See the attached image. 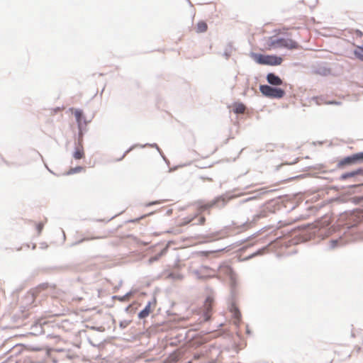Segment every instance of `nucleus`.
I'll list each match as a JSON object with an SVG mask.
<instances>
[{
  "instance_id": "nucleus-1",
  "label": "nucleus",
  "mask_w": 363,
  "mask_h": 363,
  "mask_svg": "<svg viewBox=\"0 0 363 363\" xmlns=\"http://www.w3.org/2000/svg\"><path fill=\"white\" fill-rule=\"evenodd\" d=\"M338 238L330 240V248L334 249L349 242L363 240V228H337Z\"/></svg>"
},
{
  "instance_id": "nucleus-2",
  "label": "nucleus",
  "mask_w": 363,
  "mask_h": 363,
  "mask_svg": "<svg viewBox=\"0 0 363 363\" xmlns=\"http://www.w3.org/2000/svg\"><path fill=\"white\" fill-rule=\"evenodd\" d=\"M300 48L298 42L289 38H270L265 44V50H272L278 48L297 50Z\"/></svg>"
},
{
  "instance_id": "nucleus-3",
  "label": "nucleus",
  "mask_w": 363,
  "mask_h": 363,
  "mask_svg": "<svg viewBox=\"0 0 363 363\" xmlns=\"http://www.w3.org/2000/svg\"><path fill=\"white\" fill-rule=\"evenodd\" d=\"M253 58L258 64L271 66L280 65L283 62L282 57L277 55L254 54Z\"/></svg>"
},
{
  "instance_id": "nucleus-4",
  "label": "nucleus",
  "mask_w": 363,
  "mask_h": 363,
  "mask_svg": "<svg viewBox=\"0 0 363 363\" xmlns=\"http://www.w3.org/2000/svg\"><path fill=\"white\" fill-rule=\"evenodd\" d=\"M259 90L264 96L272 99H281L285 94V91L283 89L274 88L269 85H261Z\"/></svg>"
},
{
  "instance_id": "nucleus-5",
  "label": "nucleus",
  "mask_w": 363,
  "mask_h": 363,
  "mask_svg": "<svg viewBox=\"0 0 363 363\" xmlns=\"http://www.w3.org/2000/svg\"><path fill=\"white\" fill-rule=\"evenodd\" d=\"M307 228H291V232L296 234L295 238L293 240V244L297 245L301 242H306L311 239L312 235L311 233H306L304 230L301 231V230H306Z\"/></svg>"
},
{
  "instance_id": "nucleus-6",
  "label": "nucleus",
  "mask_w": 363,
  "mask_h": 363,
  "mask_svg": "<svg viewBox=\"0 0 363 363\" xmlns=\"http://www.w3.org/2000/svg\"><path fill=\"white\" fill-rule=\"evenodd\" d=\"M363 161V152L354 154L351 156L346 157L339 162V167L355 164L358 162Z\"/></svg>"
},
{
  "instance_id": "nucleus-7",
  "label": "nucleus",
  "mask_w": 363,
  "mask_h": 363,
  "mask_svg": "<svg viewBox=\"0 0 363 363\" xmlns=\"http://www.w3.org/2000/svg\"><path fill=\"white\" fill-rule=\"evenodd\" d=\"M230 311L235 319V323L239 324L241 320V313L239 308L234 304L232 303L230 308Z\"/></svg>"
},
{
  "instance_id": "nucleus-8",
  "label": "nucleus",
  "mask_w": 363,
  "mask_h": 363,
  "mask_svg": "<svg viewBox=\"0 0 363 363\" xmlns=\"http://www.w3.org/2000/svg\"><path fill=\"white\" fill-rule=\"evenodd\" d=\"M205 218L202 215H197L195 217L192 218L188 222L185 223V224H190L191 225H203L205 223Z\"/></svg>"
},
{
  "instance_id": "nucleus-9",
  "label": "nucleus",
  "mask_w": 363,
  "mask_h": 363,
  "mask_svg": "<svg viewBox=\"0 0 363 363\" xmlns=\"http://www.w3.org/2000/svg\"><path fill=\"white\" fill-rule=\"evenodd\" d=\"M267 82L272 85L278 86L282 84V80L273 73H269L267 76Z\"/></svg>"
},
{
  "instance_id": "nucleus-10",
  "label": "nucleus",
  "mask_w": 363,
  "mask_h": 363,
  "mask_svg": "<svg viewBox=\"0 0 363 363\" xmlns=\"http://www.w3.org/2000/svg\"><path fill=\"white\" fill-rule=\"evenodd\" d=\"M55 289V284H50V283H48V282H45V283H42L40 284H39L35 289H34V291L32 294V298H33L34 296V294L35 293H39L41 291L43 290H45V289Z\"/></svg>"
},
{
  "instance_id": "nucleus-11",
  "label": "nucleus",
  "mask_w": 363,
  "mask_h": 363,
  "mask_svg": "<svg viewBox=\"0 0 363 363\" xmlns=\"http://www.w3.org/2000/svg\"><path fill=\"white\" fill-rule=\"evenodd\" d=\"M73 157L76 160L82 159L84 157V151L82 145L79 143L76 147L75 150L73 153Z\"/></svg>"
},
{
  "instance_id": "nucleus-12",
  "label": "nucleus",
  "mask_w": 363,
  "mask_h": 363,
  "mask_svg": "<svg viewBox=\"0 0 363 363\" xmlns=\"http://www.w3.org/2000/svg\"><path fill=\"white\" fill-rule=\"evenodd\" d=\"M150 307H151V302L149 301L145 308L141 310L138 315V318L140 319H144L146 317H147L150 313Z\"/></svg>"
},
{
  "instance_id": "nucleus-13",
  "label": "nucleus",
  "mask_w": 363,
  "mask_h": 363,
  "mask_svg": "<svg viewBox=\"0 0 363 363\" xmlns=\"http://www.w3.org/2000/svg\"><path fill=\"white\" fill-rule=\"evenodd\" d=\"M220 238V237L219 236L218 233H213L211 234H207V235H203L202 237L201 242H208L217 240Z\"/></svg>"
},
{
  "instance_id": "nucleus-14",
  "label": "nucleus",
  "mask_w": 363,
  "mask_h": 363,
  "mask_svg": "<svg viewBox=\"0 0 363 363\" xmlns=\"http://www.w3.org/2000/svg\"><path fill=\"white\" fill-rule=\"evenodd\" d=\"M69 111L74 115L79 127L82 125L83 112L79 109L70 108Z\"/></svg>"
},
{
  "instance_id": "nucleus-15",
  "label": "nucleus",
  "mask_w": 363,
  "mask_h": 363,
  "mask_svg": "<svg viewBox=\"0 0 363 363\" xmlns=\"http://www.w3.org/2000/svg\"><path fill=\"white\" fill-rule=\"evenodd\" d=\"M194 29L198 33L206 32L208 29L207 23L205 21H201L196 25Z\"/></svg>"
},
{
  "instance_id": "nucleus-16",
  "label": "nucleus",
  "mask_w": 363,
  "mask_h": 363,
  "mask_svg": "<svg viewBox=\"0 0 363 363\" xmlns=\"http://www.w3.org/2000/svg\"><path fill=\"white\" fill-rule=\"evenodd\" d=\"M245 109V106L242 103H236L233 105V111L235 113H243Z\"/></svg>"
},
{
  "instance_id": "nucleus-17",
  "label": "nucleus",
  "mask_w": 363,
  "mask_h": 363,
  "mask_svg": "<svg viewBox=\"0 0 363 363\" xmlns=\"http://www.w3.org/2000/svg\"><path fill=\"white\" fill-rule=\"evenodd\" d=\"M213 301H214L213 298L211 296H208L206 298L205 302H204L205 308H206L208 310H211Z\"/></svg>"
},
{
  "instance_id": "nucleus-18",
  "label": "nucleus",
  "mask_w": 363,
  "mask_h": 363,
  "mask_svg": "<svg viewBox=\"0 0 363 363\" xmlns=\"http://www.w3.org/2000/svg\"><path fill=\"white\" fill-rule=\"evenodd\" d=\"M356 57L363 61V47L357 46L354 51Z\"/></svg>"
},
{
  "instance_id": "nucleus-19",
  "label": "nucleus",
  "mask_w": 363,
  "mask_h": 363,
  "mask_svg": "<svg viewBox=\"0 0 363 363\" xmlns=\"http://www.w3.org/2000/svg\"><path fill=\"white\" fill-rule=\"evenodd\" d=\"M108 233H105L104 234H100V235H94L91 238H88V237H85L83 239H82L79 242H82L83 240H93V239H100V238H106L108 236Z\"/></svg>"
},
{
  "instance_id": "nucleus-20",
  "label": "nucleus",
  "mask_w": 363,
  "mask_h": 363,
  "mask_svg": "<svg viewBox=\"0 0 363 363\" xmlns=\"http://www.w3.org/2000/svg\"><path fill=\"white\" fill-rule=\"evenodd\" d=\"M168 277L173 280H182L184 277L182 274L171 272L168 274Z\"/></svg>"
},
{
  "instance_id": "nucleus-21",
  "label": "nucleus",
  "mask_w": 363,
  "mask_h": 363,
  "mask_svg": "<svg viewBox=\"0 0 363 363\" xmlns=\"http://www.w3.org/2000/svg\"><path fill=\"white\" fill-rule=\"evenodd\" d=\"M361 172L362 171L360 169H359L357 171L346 173V174H344L342 175V179H347V178H349V177H354V176L360 174Z\"/></svg>"
},
{
  "instance_id": "nucleus-22",
  "label": "nucleus",
  "mask_w": 363,
  "mask_h": 363,
  "mask_svg": "<svg viewBox=\"0 0 363 363\" xmlns=\"http://www.w3.org/2000/svg\"><path fill=\"white\" fill-rule=\"evenodd\" d=\"M130 323H131V320H123L120 321V323H119L120 329L123 330V329L126 328L130 325Z\"/></svg>"
},
{
  "instance_id": "nucleus-23",
  "label": "nucleus",
  "mask_w": 363,
  "mask_h": 363,
  "mask_svg": "<svg viewBox=\"0 0 363 363\" xmlns=\"http://www.w3.org/2000/svg\"><path fill=\"white\" fill-rule=\"evenodd\" d=\"M205 309L206 310H205V311L203 313V320L205 322H206V321H208L210 320V318H211L210 312H211V310H208L206 308H205Z\"/></svg>"
},
{
  "instance_id": "nucleus-24",
  "label": "nucleus",
  "mask_w": 363,
  "mask_h": 363,
  "mask_svg": "<svg viewBox=\"0 0 363 363\" xmlns=\"http://www.w3.org/2000/svg\"><path fill=\"white\" fill-rule=\"evenodd\" d=\"M162 255V252H160L159 254L153 256V257H151L150 259H149V262L150 263H152L155 261H157L160 257Z\"/></svg>"
},
{
  "instance_id": "nucleus-25",
  "label": "nucleus",
  "mask_w": 363,
  "mask_h": 363,
  "mask_svg": "<svg viewBox=\"0 0 363 363\" xmlns=\"http://www.w3.org/2000/svg\"><path fill=\"white\" fill-rule=\"evenodd\" d=\"M90 329L93 330L99 331V332H104L105 331V328L103 326H99V327L91 326V327H90Z\"/></svg>"
},
{
  "instance_id": "nucleus-26",
  "label": "nucleus",
  "mask_w": 363,
  "mask_h": 363,
  "mask_svg": "<svg viewBox=\"0 0 363 363\" xmlns=\"http://www.w3.org/2000/svg\"><path fill=\"white\" fill-rule=\"evenodd\" d=\"M203 355H204V353H203V352L195 353V354H194L193 359L197 360V359H199Z\"/></svg>"
},
{
  "instance_id": "nucleus-27",
  "label": "nucleus",
  "mask_w": 363,
  "mask_h": 363,
  "mask_svg": "<svg viewBox=\"0 0 363 363\" xmlns=\"http://www.w3.org/2000/svg\"><path fill=\"white\" fill-rule=\"evenodd\" d=\"M132 294V292L131 291H129L128 293H126L124 296H121V299H123L124 301L128 298L129 297L130 295Z\"/></svg>"
},
{
  "instance_id": "nucleus-28",
  "label": "nucleus",
  "mask_w": 363,
  "mask_h": 363,
  "mask_svg": "<svg viewBox=\"0 0 363 363\" xmlns=\"http://www.w3.org/2000/svg\"><path fill=\"white\" fill-rule=\"evenodd\" d=\"M132 294V292L131 291H129L128 293H126L124 296H121V299H123L124 301L128 298L129 297L130 295Z\"/></svg>"
},
{
  "instance_id": "nucleus-29",
  "label": "nucleus",
  "mask_w": 363,
  "mask_h": 363,
  "mask_svg": "<svg viewBox=\"0 0 363 363\" xmlns=\"http://www.w3.org/2000/svg\"><path fill=\"white\" fill-rule=\"evenodd\" d=\"M132 294V292L131 291H129L128 293H126L124 296H121V299H123L124 301L128 298L129 297L130 295Z\"/></svg>"
},
{
  "instance_id": "nucleus-30",
  "label": "nucleus",
  "mask_w": 363,
  "mask_h": 363,
  "mask_svg": "<svg viewBox=\"0 0 363 363\" xmlns=\"http://www.w3.org/2000/svg\"><path fill=\"white\" fill-rule=\"evenodd\" d=\"M355 34L357 35V36L358 37H362L363 36V33L362 31L359 30H355Z\"/></svg>"
},
{
  "instance_id": "nucleus-31",
  "label": "nucleus",
  "mask_w": 363,
  "mask_h": 363,
  "mask_svg": "<svg viewBox=\"0 0 363 363\" xmlns=\"http://www.w3.org/2000/svg\"><path fill=\"white\" fill-rule=\"evenodd\" d=\"M216 204V201L211 202L206 205V208H211Z\"/></svg>"
},
{
  "instance_id": "nucleus-32",
  "label": "nucleus",
  "mask_w": 363,
  "mask_h": 363,
  "mask_svg": "<svg viewBox=\"0 0 363 363\" xmlns=\"http://www.w3.org/2000/svg\"><path fill=\"white\" fill-rule=\"evenodd\" d=\"M113 298L118 299V300H119L121 301H124L123 299H121V296H113Z\"/></svg>"
},
{
  "instance_id": "nucleus-33",
  "label": "nucleus",
  "mask_w": 363,
  "mask_h": 363,
  "mask_svg": "<svg viewBox=\"0 0 363 363\" xmlns=\"http://www.w3.org/2000/svg\"><path fill=\"white\" fill-rule=\"evenodd\" d=\"M82 169V167H77L75 169H74V172H80L81 170Z\"/></svg>"
},
{
  "instance_id": "nucleus-34",
  "label": "nucleus",
  "mask_w": 363,
  "mask_h": 363,
  "mask_svg": "<svg viewBox=\"0 0 363 363\" xmlns=\"http://www.w3.org/2000/svg\"><path fill=\"white\" fill-rule=\"evenodd\" d=\"M215 348H216V347H215L214 345H211L209 347V350H209V352H211V350H212L213 349H215Z\"/></svg>"
},
{
  "instance_id": "nucleus-35",
  "label": "nucleus",
  "mask_w": 363,
  "mask_h": 363,
  "mask_svg": "<svg viewBox=\"0 0 363 363\" xmlns=\"http://www.w3.org/2000/svg\"><path fill=\"white\" fill-rule=\"evenodd\" d=\"M216 362H217V359H213L211 361L208 362L207 363H216Z\"/></svg>"
},
{
  "instance_id": "nucleus-36",
  "label": "nucleus",
  "mask_w": 363,
  "mask_h": 363,
  "mask_svg": "<svg viewBox=\"0 0 363 363\" xmlns=\"http://www.w3.org/2000/svg\"><path fill=\"white\" fill-rule=\"evenodd\" d=\"M328 104H337L338 103L337 102H335V101H329L327 103Z\"/></svg>"
},
{
  "instance_id": "nucleus-37",
  "label": "nucleus",
  "mask_w": 363,
  "mask_h": 363,
  "mask_svg": "<svg viewBox=\"0 0 363 363\" xmlns=\"http://www.w3.org/2000/svg\"><path fill=\"white\" fill-rule=\"evenodd\" d=\"M261 218V216H257L254 218V220L255 221L256 220H258Z\"/></svg>"
},
{
  "instance_id": "nucleus-38",
  "label": "nucleus",
  "mask_w": 363,
  "mask_h": 363,
  "mask_svg": "<svg viewBox=\"0 0 363 363\" xmlns=\"http://www.w3.org/2000/svg\"><path fill=\"white\" fill-rule=\"evenodd\" d=\"M246 332H247V334H249V335L251 333V331L249 330L248 326H247Z\"/></svg>"
},
{
  "instance_id": "nucleus-39",
  "label": "nucleus",
  "mask_w": 363,
  "mask_h": 363,
  "mask_svg": "<svg viewBox=\"0 0 363 363\" xmlns=\"http://www.w3.org/2000/svg\"><path fill=\"white\" fill-rule=\"evenodd\" d=\"M37 229H38V234H40L41 233V230H43V228H37Z\"/></svg>"
},
{
  "instance_id": "nucleus-40",
  "label": "nucleus",
  "mask_w": 363,
  "mask_h": 363,
  "mask_svg": "<svg viewBox=\"0 0 363 363\" xmlns=\"http://www.w3.org/2000/svg\"><path fill=\"white\" fill-rule=\"evenodd\" d=\"M130 308V305L128 306L126 308H125V311H128L129 308Z\"/></svg>"
},
{
  "instance_id": "nucleus-41",
  "label": "nucleus",
  "mask_w": 363,
  "mask_h": 363,
  "mask_svg": "<svg viewBox=\"0 0 363 363\" xmlns=\"http://www.w3.org/2000/svg\"><path fill=\"white\" fill-rule=\"evenodd\" d=\"M141 218H140V219H141ZM140 220V218H138V219H136V220H131V222H132V223H135L136 221H138V220Z\"/></svg>"
},
{
  "instance_id": "nucleus-42",
  "label": "nucleus",
  "mask_w": 363,
  "mask_h": 363,
  "mask_svg": "<svg viewBox=\"0 0 363 363\" xmlns=\"http://www.w3.org/2000/svg\"><path fill=\"white\" fill-rule=\"evenodd\" d=\"M156 203H159V202H157V201H155V202H152V203H150V205H152V204H156Z\"/></svg>"
},
{
  "instance_id": "nucleus-43",
  "label": "nucleus",
  "mask_w": 363,
  "mask_h": 363,
  "mask_svg": "<svg viewBox=\"0 0 363 363\" xmlns=\"http://www.w3.org/2000/svg\"><path fill=\"white\" fill-rule=\"evenodd\" d=\"M321 229H322V228H318V230H321ZM324 229H325V230H326V228H324ZM331 229H332V228H327V230H331Z\"/></svg>"
},
{
  "instance_id": "nucleus-44",
  "label": "nucleus",
  "mask_w": 363,
  "mask_h": 363,
  "mask_svg": "<svg viewBox=\"0 0 363 363\" xmlns=\"http://www.w3.org/2000/svg\"><path fill=\"white\" fill-rule=\"evenodd\" d=\"M167 233H173L174 231L173 230H167Z\"/></svg>"
},
{
  "instance_id": "nucleus-45",
  "label": "nucleus",
  "mask_w": 363,
  "mask_h": 363,
  "mask_svg": "<svg viewBox=\"0 0 363 363\" xmlns=\"http://www.w3.org/2000/svg\"><path fill=\"white\" fill-rule=\"evenodd\" d=\"M204 277H200V276H198V278L199 279H203Z\"/></svg>"
},
{
  "instance_id": "nucleus-46",
  "label": "nucleus",
  "mask_w": 363,
  "mask_h": 363,
  "mask_svg": "<svg viewBox=\"0 0 363 363\" xmlns=\"http://www.w3.org/2000/svg\"><path fill=\"white\" fill-rule=\"evenodd\" d=\"M186 363H192V362H191V360H189Z\"/></svg>"
},
{
  "instance_id": "nucleus-47",
  "label": "nucleus",
  "mask_w": 363,
  "mask_h": 363,
  "mask_svg": "<svg viewBox=\"0 0 363 363\" xmlns=\"http://www.w3.org/2000/svg\"><path fill=\"white\" fill-rule=\"evenodd\" d=\"M61 233L63 234V235L65 236V233L64 231L61 230Z\"/></svg>"
},
{
  "instance_id": "nucleus-48",
  "label": "nucleus",
  "mask_w": 363,
  "mask_h": 363,
  "mask_svg": "<svg viewBox=\"0 0 363 363\" xmlns=\"http://www.w3.org/2000/svg\"><path fill=\"white\" fill-rule=\"evenodd\" d=\"M113 323H116V320L113 318Z\"/></svg>"
},
{
  "instance_id": "nucleus-49",
  "label": "nucleus",
  "mask_w": 363,
  "mask_h": 363,
  "mask_svg": "<svg viewBox=\"0 0 363 363\" xmlns=\"http://www.w3.org/2000/svg\"><path fill=\"white\" fill-rule=\"evenodd\" d=\"M177 231L180 232L179 230V228H176Z\"/></svg>"
}]
</instances>
